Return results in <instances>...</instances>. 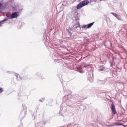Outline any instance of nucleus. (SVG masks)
Wrapping results in <instances>:
<instances>
[{
  "label": "nucleus",
  "mask_w": 127,
  "mask_h": 127,
  "mask_svg": "<svg viewBox=\"0 0 127 127\" xmlns=\"http://www.w3.org/2000/svg\"><path fill=\"white\" fill-rule=\"evenodd\" d=\"M80 34H81V37H83L84 36H85L86 35V33L84 32H82L80 33Z\"/></svg>",
  "instance_id": "obj_12"
},
{
  "label": "nucleus",
  "mask_w": 127,
  "mask_h": 127,
  "mask_svg": "<svg viewBox=\"0 0 127 127\" xmlns=\"http://www.w3.org/2000/svg\"><path fill=\"white\" fill-rule=\"evenodd\" d=\"M98 69L99 71H103L105 70V67L102 65L98 66Z\"/></svg>",
  "instance_id": "obj_8"
},
{
  "label": "nucleus",
  "mask_w": 127,
  "mask_h": 127,
  "mask_svg": "<svg viewBox=\"0 0 127 127\" xmlns=\"http://www.w3.org/2000/svg\"><path fill=\"white\" fill-rule=\"evenodd\" d=\"M34 119H35V117H34Z\"/></svg>",
  "instance_id": "obj_33"
},
{
  "label": "nucleus",
  "mask_w": 127,
  "mask_h": 127,
  "mask_svg": "<svg viewBox=\"0 0 127 127\" xmlns=\"http://www.w3.org/2000/svg\"><path fill=\"white\" fill-rule=\"evenodd\" d=\"M65 97L67 98V99L66 101L67 102H69V104H70L71 103H73L74 102V99L71 98L72 96L71 95L69 94L67 95L66 96H64V99Z\"/></svg>",
  "instance_id": "obj_4"
},
{
  "label": "nucleus",
  "mask_w": 127,
  "mask_h": 127,
  "mask_svg": "<svg viewBox=\"0 0 127 127\" xmlns=\"http://www.w3.org/2000/svg\"><path fill=\"white\" fill-rule=\"evenodd\" d=\"M4 91L3 89L1 87L0 88V93Z\"/></svg>",
  "instance_id": "obj_17"
},
{
  "label": "nucleus",
  "mask_w": 127,
  "mask_h": 127,
  "mask_svg": "<svg viewBox=\"0 0 127 127\" xmlns=\"http://www.w3.org/2000/svg\"><path fill=\"white\" fill-rule=\"evenodd\" d=\"M90 82H91L93 81V80L92 79V80H90Z\"/></svg>",
  "instance_id": "obj_28"
},
{
  "label": "nucleus",
  "mask_w": 127,
  "mask_h": 127,
  "mask_svg": "<svg viewBox=\"0 0 127 127\" xmlns=\"http://www.w3.org/2000/svg\"><path fill=\"white\" fill-rule=\"evenodd\" d=\"M75 21H76V23H77L78 22H79V18L78 17H75Z\"/></svg>",
  "instance_id": "obj_13"
},
{
  "label": "nucleus",
  "mask_w": 127,
  "mask_h": 127,
  "mask_svg": "<svg viewBox=\"0 0 127 127\" xmlns=\"http://www.w3.org/2000/svg\"><path fill=\"white\" fill-rule=\"evenodd\" d=\"M118 125H121L122 126H124V125L122 124H121V123L119 124Z\"/></svg>",
  "instance_id": "obj_25"
},
{
  "label": "nucleus",
  "mask_w": 127,
  "mask_h": 127,
  "mask_svg": "<svg viewBox=\"0 0 127 127\" xmlns=\"http://www.w3.org/2000/svg\"><path fill=\"white\" fill-rule=\"evenodd\" d=\"M64 2H64H64H63V3L62 4V5H64Z\"/></svg>",
  "instance_id": "obj_31"
},
{
  "label": "nucleus",
  "mask_w": 127,
  "mask_h": 127,
  "mask_svg": "<svg viewBox=\"0 0 127 127\" xmlns=\"http://www.w3.org/2000/svg\"><path fill=\"white\" fill-rule=\"evenodd\" d=\"M16 76V77L17 80H20L21 79L20 77V75L18 74H16L15 75Z\"/></svg>",
  "instance_id": "obj_11"
},
{
  "label": "nucleus",
  "mask_w": 127,
  "mask_h": 127,
  "mask_svg": "<svg viewBox=\"0 0 127 127\" xmlns=\"http://www.w3.org/2000/svg\"><path fill=\"white\" fill-rule=\"evenodd\" d=\"M71 124V123H70V124H68V126H66V127H67V126L69 125H70Z\"/></svg>",
  "instance_id": "obj_29"
},
{
  "label": "nucleus",
  "mask_w": 127,
  "mask_h": 127,
  "mask_svg": "<svg viewBox=\"0 0 127 127\" xmlns=\"http://www.w3.org/2000/svg\"><path fill=\"white\" fill-rule=\"evenodd\" d=\"M22 9H19V11H21V10H22Z\"/></svg>",
  "instance_id": "obj_26"
},
{
  "label": "nucleus",
  "mask_w": 127,
  "mask_h": 127,
  "mask_svg": "<svg viewBox=\"0 0 127 127\" xmlns=\"http://www.w3.org/2000/svg\"><path fill=\"white\" fill-rule=\"evenodd\" d=\"M23 108V109H26V107L25 104L22 105Z\"/></svg>",
  "instance_id": "obj_20"
},
{
  "label": "nucleus",
  "mask_w": 127,
  "mask_h": 127,
  "mask_svg": "<svg viewBox=\"0 0 127 127\" xmlns=\"http://www.w3.org/2000/svg\"><path fill=\"white\" fill-rule=\"evenodd\" d=\"M83 67H84L85 68L87 69L89 68L91 69L90 67H88V65L87 64H86L84 66H83V64H82L79 65L77 67V70L78 71V72L81 73H83V71L82 70V68Z\"/></svg>",
  "instance_id": "obj_3"
},
{
  "label": "nucleus",
  "mask_w": 127,
  "mask_h": 127,
  "mask_svg": "<svg viewBox=\"0 0 127 127\" xmlns=\"http://www.w3.org/2000/svg\"><path fill=\"white\" fill-rule=\"evenodd\" d=\"M37 75L39 76V77H40V79H42V75L40 73H38V74H37Z\"/></svg>",
  "instance_id": "obj_14"
},
{
  "label": "nucleus",
  "mask_w": 127,
  "mask_h": 127,
  "mask_svg": "<svg viewBox=\"0 0 127 127\" xmlns=\"http://www.w3.org/2000/svg\"><path fill=\"white\" fill-rule=\"evenodd\" d=\"M2 6V4L0 3V7H1Z\"/></svg>",
  "instance_id": "obj_24"
},
{
  "label": "nucleus",
  "mask_w": 127,
  "mask_h": 127,
  "mask_svg": "<svg viewBox=\"0 0 127 127\" xmlns=\"http://www.w3.org/2000/svg\"><path fill=\"white\" fill-rule=\"evenodd\" d=\"M18 96H19V94H18Z\"/></svg>",
  "instance_id": "obj_32"
},
{
  "label": "nucleus",
  "mask_w": 127,
  "mask_h": 127,
  "mask_svg": "<svg viewBox=\"0 0 127 127\" xmlns=\"http://www.w3.org/2000/svg\"><path fill=\"white\" fill-rule=\"evenodd\" d=\"M19 15V13L18 12H13L11 14V17L12 18H17Z\"/></svg>",
  "instance_id": "obj_6"
},
{
  "label": "nucleus",
  "mask_w": 127,
  "mask_h": 127,
  "mask_svg": "<svg viewBox=\"0 0 127 127\" xmlns=\"http://www.w3.org/2000/svg\"><path fill=\"white\" fill-rule=\"evenodd\" d=\"M111 13L112 14V15L115 16V17L117 15V14H116V13L113 12Z\"/></svg>",
  "instance_id": "obj_19"
},
{
  "label": "nucleus",
  "mask_w": 127,
  "mask_h": 127,
  "mask_svg": "<svg viewBox=\"0 0 127 127\" xmlns=\"http://www.w3.org/2000/svg\"><path fill=\"white\" fill-rule=\"evenodd\" d=\"M3 23H1V22L0 21V27H1L2 26L1 25V24H3Z\"/></svg>",
  "instance_id": "obj_22"
},
{
  "label": "nucleus",
  "mask_w": 127,
  "mask_h": 127,
  "mask_svg": "<svg viewBox=\"0 0 127 127\" xmlns=\"http://www.w3.org/2000/svg\"><path fill=\"white\" fill-rule=\"evenodd\" d=\"M119 20H121V17L119 15H117L116 17Z\"/></svg>",
  "instance_id": "obj_15"
},
{
  "label": "nucleus",
  "mask_w": 127,
  "mask_h": 127,
  "mask_svg": "<svg viewBox=\"0 0 127 127\" xmlns=\"http://www.w3.org/2000/svg\"><path fill=\"white\" fill-rule=\"evenodd\" d=\"M1 7H0V12H1V9L0 8Z\"/></svg>",
  "instance_id": "obj_27"
},
{
  "label": "nucleus",
  "mask_w": 127,
  "mask_h": 127,
  "mask_svg": "<svg viewBox=\"0 0 127 127\" xmlns=\"http://www.w3.org/2000/svg\"><path fill=\"white\" fill-rule=\"evenodd\" d=\"M7 17L6 18H5L3 20L0 21L1 22V23H3V22H5L7 21L8 19L11 18H12L11 17V16H10L8 15H6Z\"/></svg>",
  "instance_id": "obj_9"
},
{
  "label": "nucleus",
  "mask_w": 127,
  "mask_h": 127,
  "mask_svg": "<svg viewBox=\"0 0 127 127\" xmlns=\"http://www.w3.org/2000/svg\"><path fill=\"white\" fill-rule=\"evenodd\" d=\"M7 73H12V72H11V71H7Z\"/></svg>",
  "instance_id": "obj_21"
},
{
  "label": "nucleus",
  "mask_w": 127,
  "mask_h": 127,
  "mask_svg": "<svg viewBox=\"0 0 127 127\" xmlns=\"http://www.w3.org/2000/svg\"><path fill=\"white\" fill-rule=\"evenodd\" d=\"M65 126H61V127H64Z\"/></svg>",
  "instance_id": "obj_30"
},
{
  "label": "nucleus",
  "mask_w": 127,
  "mask_h": 127,
  "mask_svg": "<svg viewBox=\"0 0 127 127\" xmlns=\"http://www.w3.org/2000/svg\"><path fill=\"white\" fill-rule=\"evenodd\" d=\"M44 98H42V99H40L39 101L41 102H42L43 101H44Z\"/></svg>",
  "instance_id": "obj_18"
},
{
  "label": "nucleus",
  "mask_w": 127,
  "mask_h": 127,
  "mask_svg": "<svg viewBox=\"0 0 127 127\" xmlns=\"http://www.w3.org/2000/svg\"><path fill=\"white\" fill-rule=\"evenodd\" d=\"M89 3V2L88 0H84L80 2L77 6V9H80L82 7L86 5Z\"/></svg>",
  "instance_id": "obj_2"
},
{
  "label": "nucleus",
  "mask_w": 127,
  "mask_h": 127,
  "mask_svg": "<svg viewBox=\"0 0 127 127\" xmlns=\"http://www.w3.org/2000/svg\"><path fill=\"white\" fill-rule=\"evenodd\" d=\"M83 37L84 38V40H85L87 39V37H85V36H84Z\"/></svg>",
  "instance_id": "obj_23"
},
{
  "label": "nucleus",
  "mask_w": 127,
  "mask_h": 127,
  "mask_svg": "<svg viewBox=\"0 0 127 127\" xmlns=\"http://www.w3.org/2000/svg\"><path fill=\"white\" fill-rule=\"evenodd\" d=\"M94 23V22L88 24L87 25V28H90L93 25Z\"/></svg>",
  "instance_id": "obj_10"
},
{
  "label": "nucleus",
  "mask_w": 127,
  "mask_h": 127,
  "mask_svg": "<svg viewBox=\"0 0 127 127\" xmlns=\"http://www.w3.org/2000/svg\"><path fill=\"white\" fill-rule=\"evenodd\" d=\"M87 25H84L82 26V28H84L85 29L86 28H87Z\"/></svg>",
  "instance_id": "obj_16"
},
{
  "label": "nucleus",
  "mask_w": 127,
  "mask_h": 127,
  "mask_svg": "<svg viewBox=\"0 0 127 127\" xmlns=\"http://www.w3.org/2000/svg\"><path fill=\"white\" fill-rule=\"evenodd\" d=\"M110 108L113 114H115L116 113H117L115 110V106L113 103H112L111 104Z\"/></svg>",
  "instance_id": "obj_5"
},
{
  "label": "nucleus",
  "mask_w": 127,
  "mask_h": 127,
  "mask_svg": "<svg viewBox=\"0 0 127 127\" xmlns=\"http://www.w3.org/2000/svg\"><path fill=\"white\" fill-rule=\"evenodd\" d=\"M81 29L80 26L79 22H78L76 24H74L72 27L71 30L73 31L78 32Z\"/></svg>",
  "instance_id": "obj_1"
},
{
  "label": "nucleus",
  "mask_w": 127,
  "mask_h": 127,
  "mask_svg": "<svg viewBox=\"0 0 127 127\" xmlns=\"http://www.w3.org/2000/svg\"><path fill=\"white\" fill-rule=\"evenodd\" d=\"M27 114V111L25 110L24 112H22V113L20 114V117L21 118H22V119H23L24 117H25Z\"/></svg>",
  "instance_id": "obj_7"
}]
</instances>
